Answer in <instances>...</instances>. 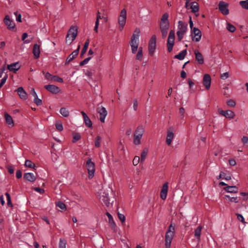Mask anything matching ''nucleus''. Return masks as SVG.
<instances>
[{
	"label": "nucleus",
	"mask_w": 248,
	"mask_h": 248,
	"mask_svg": "<svg viewBox=\"0 0 248 248\" xmlns=\"http://www.w3.org/2000/svg\"><path fill=\"white\" fill-rule=\"evenodd\" d=\"M78 35V30L72 26L69 30L66 38V43L70 45L76 39Z\"/></svg>",
	"instance_id": "1"
},
{
	"label": "nucleus",
	"mask_w": 248,
	"mask_h": 248,
	"mask_svg": "<svg viewBox=\"0 0 248 248\" xmlns=\"http://www.w3.org/2000/svg\"><path fill=\"white\" fill-rule=\"evenodd\" d=\"M109 191L108 190L102 189L99 193V200L102 203L108 206L110 204V200L109 198Z\"/></svg>",
	"instance_id": "2"
},
{
	"label": "nucleus",
	"mask_w": 248,
	"mask_h": 248,
	"mask_svg": "<svg viewBox=\"0 0 248 248\" xmlns=\"http://www.w3.org/2000/svg\"><path fill=\"white\" fill-rule=\"evenodd\" d=\"M187 24L183 22L182 21H179L178 22V27L179 31H177L176 33L179 41H181L183 39L184 35L187 30Z\"/></svg>",
	"instance_id": "3"
},
{
	"label": "nucleus",
	"mask_w": 248,
	"mask_h": 248,
	"mask_svg": "<svg viewBox=\"0 0 248 248\" xmlns=\"http://www.w3.org/2000/svg\"><path fill=\"white\" fill-rule=\"evenodd\" d=\"M126 11L125 9H123L120 12V16L118 17L119 29L122 31L125 25L126 21Z\"/></svg>",
	"instance_id": "4"
},
{
	"label": "nucleus",
	"mask_w": 248,
	"mask_h": 248,
	"mask_svg": "<svg viewBox=\"0 0 248 248\" xmlns=\"http://www.w3.org/2000/svg\"><path fill=\"white\" fill-rule=\"evenodd\" d=\"M86 165L88 171L89 177V178H92L94 175L95 165L94 163L92 161L91 158H89L88 159Z\"/></svg>",
	"instance_id": "5"
},
{
	"label": "nucleus",
	"mask_w": 248,
	"mask_h": 248,
	"mask_svg": "<svg viewBox=\"0 0 248 248\" xmlns=\"http://www.w3.org/2000/svg\"><path fill=\"white\" fill-rule=\"evenodd\" d=\"M191 36L193 41L198 42L201 39L202 32L199 29L194 27L192 30Z\"/></svg>",
	"instance_id": "6"
},
{
	"label": "nucleus",
	"mask_w": 248,
	"mask_h": 248,
	"mask_svg": "<svg viewBox=\"0 0 248 248\" xmlns=\"http://www.w3.org/2000/svg\"><path fill=\"white\" fill-rule=\"evenodd\" d=\"M156 36L155 35H153L151 37L149 42V53L151 56L153 55L156 48Z\"/></svg>",
	"instance_id": "7"
},
{
	"label": "nucleus",
	"mask_w": 248,
	"mask_h": 248,
	"mask_svg": "<svg viewBox=\"0 0 248 248\" xmlns=\"http://www.w3.org/2000/svg\"><path fill=\"white\" fill-rule=\"evenodd\" d=\"M218 9L221 13L224 15H227L229 13L228 5L223 1H220L218 4Z\"/></svg>",
	"instance_id": "8"
},
{
	"label": "nucleus",
	"mask_w": 248,
	"mask_h": 248,
	"mask_svg": "<svg viewBox=\"0 0 248 248\" xmlns=\"http://www.w3.org/2000/svg\"><path fill=\"white\" fill-rule=\"evenodd\" d=\"M97 111L99 114V119L100 121L102 123H104L105 118L108 114L106 108L102 106L99 107L97 108Z\"/></svg>",
	"instance_id": "9"
},
{
	"label": "nucleus",
	"mask_w": 248,
	"mask_h": 248,
	"mask_svg": "<svg viewBox=\"0 0 248 248\" xmlns=\"http://www.w3.org/2000/svg\"><path fill=\"white\" fill-rule=\"evenodd\" d=\"M170 27V23H160V29L161 32V34L163 38L166 37L168 30Z\"/></svg>",
	"instance_id": "10"
},
{
	"label": "nucleus",
	"mask_w": 248,
	"mask_h": 248,
	"mask_svg": "<svg viewBox=\"0 0 248 248\" xmlns=\"http://www.w3.org/2000/svg\"><path fill=\"white\" fill-rule=\"evenodd\" d=\"M4 24L7 26L9 30H14L15 28L14 22L11 20L8 16H6L3 20Z\"/></svg>",
	"instance_id": "11"
},
{
	"label": "nucleus",
	"mask_w": 248,
	"mask_h": 248,
	"mask_svg": "<svg viewBox=\"0 0 248 248\" xmlns=\"http://www.w3.org/2000/svg\"><path fill=\"white\" fill-rule=\"evenodd\" d=\"M218 112L220 114L225 116L227 118H233L234 116V113L230 110H227L226 111L219 109Z\"/></svg>",
	"instance_id": "12"
},
{
	"label": "nucleus",
	"mask_w": 248,
	"mask_h": 248,
	"mask_svg": "<svg viewBox=\"0 0 248 248\" xmlns=\"http://www.w3.org/2000/svg\"><path fill=\"white\" fill-rule=\"evenodd\" d=\"M44 88L47 90L48 91L51 92L52 93H59L61 90L60 88L54 85H47L44 86Z\"/></svg>",
	"instance_id": "13"
},
{
	"label": "nucleus",
	"mask_w": 248,
	"mask_h": 248,
	"mask_svg": "<svg viewBox=\"0 0 248 248\" xmlns=\"http://www.w3.org/2000/svg\"><path fill=\"white\" fill-rule=\"evenodd\" d=\"M80 49V46H78V48L74 50L70 55L67 57L65 64L66 65L72 61L78 54Z\"/></svg>",
	"instance_id": "14"
},
{
	"label": "nucleus",
	"mask_w": 248,
	"mask_h": 248,
	"mask_svg": "<svg viewBox=\"0 0 248 248\" xmlns=\"http://www.w3.org/2000/svg\"><path fill=\"white\" fill-rule=\"evenodd\" d=\"M173 236V234L168 233V232H166L165 235V248H170Z\"/></svg>",
	"instance_id": "15"
},
{
	"label": "nucleus",
	"mask_w": 248,
	"mask_h": 248,
	"mask_svg": "<svg viewBox=\"0 0 248 248\" xmlns=\"http://www.w3.org/2000/svg\"><path fill=\"white\" fill-rule=\"evenodd\" d=\"M211 80V77L209 74L204 75L203 78V84L207 90H208L210 87Z\"/></svg>",
	"instance_id": "16"
},
{
	"label": "nucleus",
	"mask_w": 248,
	"mask_h": 248,
	"mask_svg": "<svg viewBox=\"0 0 248 248\" xmlns=\"http://www.w3.org/2000/svg\"><path fill=\"white\" fill-rule=\"evenodd\" d=\"M173 138L174 134L172 131V128L170 127L168 130L167 136L166 138V143L168 145H170Z\"/></svg>",
	"instance_id": "17"
},
{
	"label": "nucleus",
	"mask_w": 248,
	"mask_h": 248,
	"mask_svg": "<svg viewBox=\"0 0 248 248\" xmlns=\"http://www.w3.org/2000/svg\"><path fill=\"white\" fill-rule=\"evenodd\" d=\"M15 91L17 92V93L20 98L24 100L27 99V93L22 87H18Z\"/></svg>",
	"instance_id": "18"
},
{
	"label": "nucleus",
	"mask_w": 248,
	"mask_h": 248,
	"mask_svg": "<svg viewBox=\"0 0 248 248\" xmlns=\"http://www.w3.org/2000/svg\"><path fill=\"white\" fill-rule=\"evenodd\" d=\"M106 215L108 218V223L110 228L112 230H113L114 232H116V225L114 221L112 216L108 212L106 213Z\"/></svg>",
	"instance_id": "19"
},
{
	"label": "nucleus",
	"mask_w": 248,
	"mask_h": 248,
	"mask_svg": "<svg viewBox=\"0 0 248 248\" xmlns=\"http://www.w3.org/2000/svg\"><path fill=\"white\" fill-rule=\"evenodd\" d=\"M194 54L195 55V59L198 63L202 64L204 62V59L202 55L198 50H195Z\"/></svg>",
	"instance_id": "20"
},
{
	"label": "nucleus",
	"mask_w": 248,
	"mask_h": 248,
	"mask_svg": "<svg viewBox=\"0 0 248 248\" xmlns=\"http://www.w3.org/2000/svg\"><path fill=\"white\" fill-rule=\"evenodd\" d=\"M139 43V40L131 39L130 44L132 53H135L137 52L138 48Z\"/></svg>",
	"instance_id": "21"
},
{
	"label": "nucleus",
	"mask_w": 248,
	"mask_h": 248,
	"mask_svg": "<svg viewBox=\"0 0 248 248\" xmlns=\"http://www.w3.org/2000/svg\"><path fill=\"white\" fill-rule=\"evenodd\" d=\"M23 178L31 182H33L36 180V176L33 173L31 172L25 173Z\"/></svg>",
	"instance_id": "22"
},
{
	"label": "nucleus",
	"mask_w": 248,
	"mask_h": 248,
	"mask_svg": "<svg viewBox=\"0 0 248 248\" xmlns=\"http://www.w3.org/2000/svg\"><path fill=\"white\" fill-rule=\"evenodd\" d=\"M20 67L19 62L13 63L8 65V69L10 71L14 72H16Z\"/></svg>",
	"instance_id": "23"
},
{
	"label": "nucleus",
	"mask_w": 248,
	"mask_h": 248,
	"mask_svg": "<svg viewBox=\"0 0 248 248\" xmlns=\"http://www.w3.org/2000/svg\"><path fill=\"white\" fill-rule=\"evenodd\" d=\"M32 52L34 58L37 59L40 56V46L37 44H34L33 47Z\"/></svg>",
	"instance_id": "24"
},
{
	"label": "nucleus",
	"mask_w": 248,
	"mask_h": 248,
	"mask_svg": "<svg viewBox=\"0 0 248 248\" xmlns=\"http://www.w3.org/2000/svg\"><path fill=\"white\" fill-rule=\"evenodd\" d=\"M175 39V33L173 30H171L169 33V37L167 41V45H174V41Z\"/></svg>",
	"instance_id": "25"
},
{
	"label": "nucleus",
	"mask_w": 248,
	"mask_h": 248,
	"mask_svg": "<svg viewBox=\"0 0 248 248\" xmlns=\"http://www.w3.org/2000/svg\"><path fill=\"white\" fill-rule=\"evenodd\" d=\"M224 189L231 193H235L238 191V188L236 186H227L224 188Z\"/></svg>",
	"instance_id": "26"
},
{
	"label": "nucleus",
	"mask_w": 248,
	"mask_h": 248,
	"mask_svg": "<svg viewBox=\"0 0 248 248\" xmlns=\"http://www.w3.org/2000/svg\"><path fill=\"white\" fill-rule=\"evenodd\" d=\"M187 54L186 49H184L181 51L178 54L176 55L174 57L175 58L177 59L180 60H182L184 59L186 55Z\"/></svg>",
	"instance_id": "27"
},
{
	"label": "nucleus",
	"mask_w": 248,
	"mask_h": 248,
	"mask_svg": "<svg viewBox=\"0 0 248 248\" xmlns=\"http://www.w3.org/2000/svg\"><path fill=\"white\" fill-rule=\"evenodd\" d=\"M190 8L192 9V12L193 13H196L198 12L199 10L198 3L195 1L191 2L190 3Z\"/></svg>",
	"instance_id": "28"
},
{
	"label": "nucleus",
	"mask_w": 248,
	"mask_h": 248,
	"mask_svg": "<svg viewBox=\"0 0 248 248\" xmlns=\"http://www.w3.org/2000/svg\"><path fill=\"white\" fill-rule=\"evenodd\" d=\"M144 132V128L143 127L142 125L139 126L134 133V135H137L138 136H139L140 137H142L143 134Z\"/></svg>",
	"instance_id": "29"
},
{
	"label": "nucleus",
	"mask_w": 248,
	"mask_h": 248,
	"mask_svg": "<svg viewBox=\"0 0 248 248\" xmlns=\"http://www.w3.org/2000/svg\"><path fill=\"white\" fill-rule=\"evenodd\" d=\"M225 197L227 200L230 202H233L235 203L238 202V199L237 197H232L229 195H226Z\"/></svg>",
	"instance_id": "30"
},
{
	"label": "nucleus",
	"mask_w": 248,
	"mask_h": 248,
	"mask_svg": "<svg viewBox=\"0 0 248 248\" xmlns=\"http://www.w3.org/2000/svg\"><path fill=\"white\" fill-rule=\"evenodd\" d=\"M147 153L148 149L147 148H144L141 154V157L140 158L141 163H142L144 161L145 158L147 156Z\"/></svg>",
	"instance_id": "31"
},
{
	"label": "nucleus",
	"mask_w": 248,
	"mask_h": 248,
	"mask_svg": "<svg viewBox=\"0 0 248 248\" xmlns=\"http://www.w3.org/2000/svg\"><path fill=\"white\" fill-rule=\"evenodd\" d=\"M5 118L6 123L9 125H13V120L12 117L10 115H9L8 114H7L6 113H5Z\"/></svg>",
	"instance_id": "32"
},
{
	"label": "nucleus",
	"mask_w": 248,
	"mask_h": 248,
	"mask_svg": "<svg viewBox=\"0 0 248 248\" xmlns=\"http://www.w3.org/2000/svg\"><path fill=\"white\" fill-rule=\"evenodd\" d=\"M60 113L64 117H67L69 115V111L65 108H62L60 110Z\"/></svg>",
	"instance_id": "33"
},
{
	"label": "nucleus",
	"mask_w": 248,
	"mask_h": 248,
	"mask_svg": "<svg viewBox=\"0 0 248 248\" xmlns=\"http://www.w3.org/2000/svg\"><path fill=\"white\" fill-rule=\"evenodd\" d=\"M89 44V40L88 39L85 43L84 46L81 50V56H83V55L86 53V52L87 50V48L88 47Z\"/></svg>",
	"instance_id": "34"
},
{
	"label": "nucleus",
	"mask_w": 248,
	"mask_h": 248,
	"mask_svg": "<svg viewBox=\"0 0 248 248\" xmlns=\"http://www.w3.org/2000/svg\"><path fill=\"white\" fill-rule=\"evenodd\" d=\"M25 166L30 168L35 169V165L30 160H26L25 162Z\"/></svg>",
	"instance_id": "35"
},
{
	"label": "nucleus",
	"mask_w": 248,
	"mask_h": 248,
	"mask_svg": "<svg viewBox=\"0 0 248 248\" xmlns=\"http://www.w3.org/2000/svg\"><path fill=\"white\" fill-rule=\"evenodd\" d=\"M169 15L167 13H165L163 15L160 23H169L168 21Z\"/></svg>",
	"instance_id": "36"
},
{
	"label": "nucleus",
	"mask_w": 248,
	"mask_h": 248,
	"mask_svg": "<svg viewBox=\"0 0 248 248\" xmlns=\"http://www.w3.org/2000/svg\"><path fill=\"white\" fill-rule=\"evenodd\" d=\"M202 229V227L201 226H199L195 230L194 235H195V236L196 237H197V238H200V237Z\"/></svg>",
	"instance_id": "37"
},
{
	"label": "nucleus",
	"mask_w": 248,
	"mask_h": 248,
	"mask_svg": "<svg viewBox=\"0 0 248 248\" xmlns=\"http://www.w3.org/2000/svg\"><path fill=\"white\" fill-rule=\"evenodd\" d=\"M175 232V225L171 223L170 225L167 232L168 233H171L174 234Z\"/></svg>",
	"instance_id": "38"
},
{
	"label": "nucleus",
	"mask_w": 248,
	"mask_h": 248,
	"mask_svg": "<svg viewBox=\"0 0 248 248\" xmlns=\"http://www.w3.org/2000/svg\"><path fill=\"white\" fill-rule=\"evenodd\" d=\"M81 138V136L79 133H75L73 134V142L75 143L78 140H79Z\"/></svg>",
	"instance_id": "39"
},
{
	"label": "nucleus",
	"mask_w": 248,
	"mask_h": 248,
	"mask_svg": "<svg viewBox=\"0 0 248 248\" xmlns=\"http://www.w3.org/2000/svg\"><path fill=\"white\" fill-rule=\"evenodd\" d=\"M239 4L242 8L248 10V0L240 1Z\"/></svg>",
	"instance_id": "40"
},
{
	"label": "nucleus",
	"mask_w": 248,
	"mask_h": 248,
	"mask_svg": "<svg viewBox=\"0 0 248 248\" xmlns=\"http://www.w3.org/2000/svg\"><path fill=\"white\" fill-rule=\"evenodd\" d=\"M227 29L231 32H233L235 31L236 28L235 27L232 25L231 24L228 23L227 24Z\"/></svg>",
	"instance_id": "41"
},
{
	"label": "nucleus",
	"mask_w": 248,
	"mask_h": 248,
	"mask_svg": "<svg viewBox=\"0 0 248 248\" xmlns=\"http://www.w3.org/2000/svg\"><path fill=\"white\" fill-rule=\"evenodd\" d=\"M141 137L137 135H134V143L136 145H139L140 143V139Z\"/></svg>",
	"instance_id": "42"
},
{
	"label": "nucleus",
	"mask_w": 248,
	"mask_h": 248,
	"mask_svg": "<svg viewBox=\"0 0 248 248\" xmlns=\"http://www.w3.org/2000/svg\"><path fill=\"white\" fill-rule=\"evenodd\" d=\"M142 57V47H140L138 50V53L136 56V59L138 60H141Z\"/></svg>",
	"instance_id": "43"
},
{
	"label": "nucleus",
	"mask_w": 248,
	"mask_h": 248,
	"mask_svg": "<svg viewBox=\"0 0 248 248\" xmlns=\"http://www.w3.org/2000/svg\"><path fill=\"white\" fill-rule=\"evenodd\" d=\"M101 141V137L98 136L95 139L94 144L96 147H99L100 146V142Z\"/></svg>",
	"instance_id": "44"
},
{
	"label": "nucleus",
	"mask_w": 248,
	"mask_h": 248,
	"mask_svg": "<svg viewBox=\"0 0 248 248\" xmlns=\"http://www.w3.org/2000/svg\"><path fill=\"white\" fill-rule=\"evenodd\" d=\"M66 241L62 238H61L59 242V248H66Z\"/></svg>",
	"instance_id": "45"
},
{
	"label": "nucleus",
	"mask_w": 248,
	"mask_h": 248,
	"mask_svg": "<svg viewBox=\"0 0 248 248\" xmlns=\"http://www.w3.org/2000/svg\"><path fill=\"white\" fill-rule=\"evenodd\" d=\"M56 206L62 210L66 209L65 204L62 202H58L56 203Z\"/></svg>",
	"instance_id": "46"
},
{
	"label": "nucleus",
	"mask_w": 248,
	"mask_h": 248,
	"mask_svg": "<svg viewBox=\"0 0 248 248\" xmlns=\"http://www.w3.org/2000/svg\"><path fill=\"white\" fill-rule=\"evenodd\" d=\"M168 183L167 182L164 184L163 185L162 189H161V193H167L168 192Z\"/></svg>",
	"instance_id": "47"
},
{
	"label": "nucleus",
	"mask_w": 248,
	"mask_h": 248,
	"mask_svg": "<svg viewBox=\"0 0 248 248\" xmlns=\"http://www.w3.org/2000/svg\"><path fill=\"white\" fill-rule=\"evenodd\" d=\"M85 124L89 127H92V123L89 117L84 119Z\"/></svg>",
	"instance_id": "48"
},
{
	"label": "nucleus",
	"mask_w": 248,
	"mask_h": 248,
	"mask_svg": "<svg viewBox=\"0 0 248 248\" xmlns=\"http://www.w3.org/2000/svg\"><path fill=\"white\" fill-rule=\"evenodd\" d=\"M52 80L54 81H57L60 83L63 82V79L61 78H60L59 77L57 76H53Z\"/></svg>",
	"instance_id": "49"
},
{
	"label": "nucleus",
	"mask_w": 248,
	"mask_h": 248,
	"mask_svg": "<svg viewBox=\"0 0 248 248\" xmlns=\"http://www.w3.org/2000/svg\"><path fill=\"white\" fill-rule=\"evenodd\" d=\"M140 161V157L139 156H135L133 160V164L134 166H136L139 163Z\"/></svg>",
	"instance_id": "50"
},
{
	"label": "nucleus",
	"mask_w": 248,
	"mask_h": 248,
	"mask_svg": "<svg viewBox=\"0 0 248 248\" xmlns=\"http://www.w3.org/2000/svg\"><path fill=\"white\" fill-rule=\"evenodd\" d=\"M33 102L37 106H40L42 104V101L38 98V96L34 98Z\"/></svg>",
	"instance_id": "51"
},
{
	"label": "nucleus",
	"mask_w": 248,
	"mask_h": 248,
	"mask_svg": "<svg viewBox=\"0 0 248 248\" xmlns=\"http://www.w3.org/2000/svg\"><path fill=\"white\" fill-rule=\"evenodd\" d=\"M15 15L16 16V20L17 22H21L22 19H21V15L20 14H18L17 12H16L14 13Z\"/></svg>",
	"instance_id": "52"
},
{
	"label": "nucleus",
	"mask_w": 248,
	"mask_h": 248,
	"mask_svg": "<svg viewBox=\"0 0 248 248\" xmlns=\"http://www.w3.org/2000/svg\"><path fill=\"white\" fill-rule=\"evenodd\" d=\"M56 128L58 130L60 131H62L63 130V126L62 124L61 123L57 122L56 124Z\"/></svg>",
	"instance_id": "53"
},
{
	"label": "nucleus",
	"mask_w": 248,
	"mask_h": 248,
	"mask_svg": "<svg viewBox=\"0 0 248 248\" xmlns=\"http://www.w3.org/2000/svg\"><path fill=\"white\" fill-rule=\"evenodd\" d=\"M237 218L238 220L242 222L243 223H246V222L245 221V219L243 217V216L239 214H236Z\"/></svg>",
	"instance_id": "54"
},
{
	"label": "nucleus",
	"mask_w": 248,
	"mask_h": 248,
	"mask_svg": "<svg viewBox=\"0 0 248 248\" xmlns=\"http://www.w3.org/2000/svg\"><path fill=\"white\" fill-rule=\"evenodd\" d=\"M91 57H88L85 59L83 61L79 63L80 66H83L85 64H87L88 62L91 60Z\"/></svg>",
	"instance_id": "55"
},
{
	"label": "nucleus",
	"mask_w": 248,
	"mask_h": 248,
	"mask_svg": "<svg viewBox=\"0 0 248 248\" xmlns=\"http://www.w3.org/2000/svg\"><path fill=\"white\" fill-rule=\"evenodd\" d=\"M118 217L119 219L121 221L122 223L125 221V216L124 215L121 214L120 213H118Z\"/></svg>",
	"instance_id": "56"
},
{
	"label": "nucleus",
	"mask_w": 248,
	"mask_h": 248,
	"mask_svg": "<svg viewBox=\"0 0 248 248\" xmlns=\"http://www.w3.org/2000/svg\"><path fill=\"white\" fill-rule=\"evenodd\" d=\"M28 37V34L27 33H24L22 36V40L24 41L25 43H29L30 42V40H26L25 39Z\"/></svg>",
	"instance_id": "57"
},
{
	"label": "nucleus",
	"mask_w": 248,
	"mask_h": 248,
	"mask_svg": "<svg viewBox=\"0 0 248 248\" xmlns=\"http://www.w3.org/2000/svg\"><path fill=\"white\" fill-rule=\"evenodd\" d=\"M229 74L228 72H225L224 73H223L221 74L220 75V78L221 79L223 80H225L229 78Z\"/></svg>",
	"instance_id": "58"
},
{
	"label": "nucleus",
	"mask_w": 248,
	"mask_h": 248,
	"mask_svg": "<svg viewBox=\"0 0 248 248\" xmlns=\"http://www.w3.org/2000/svg\"><path fill=\"white\" fill-rule=\"evenodd\" d=\"M5 195H6V198H7L8 205H12V202H11V197H10V194L6 192L5 193Z\"/></svg>",
	"instance_id": "59"
},
{
	"label": "nucleus",
	"mask_w": 248,
	"mask_h": 248,
	"mask_svg": "<svg viewBox=\"0 0 248 248\" xmlns=\"http://www.w3.org/2000/svg\"><path fill=\"white\" fill-rule=\"evenodd\" d=\"M227 105L231 107H233L235 105V102L233 100H230L227 101Z\"/></svg>",
	"instance_id": "60"
},
{
	"label": "nucleus",
	"mask_w": 248,
	"mask_h": 248,
	"mask_svg": "<svg viewBox=\"0 0 248 248\" xmlns=\"http://www.w3.org/2000/svg\"><path fill=\"white\" fill-rule=\"evenodd\" d=\"M138 106V100L136 99H134L133 100V109L134 110H137Z\"/></svg>",
	"instance_id": "61"
},
{
	"label": "nucleus",
	"mask_w": 248,
	"mask_h": 248,
	"mask_svg": "<svg viewBox=\"0 0 248 248\" xmlns=\"http://www.w3.org/2000/svg\"><path fill=\"white\" fill-rule=\"evenodd\" d=\"M185 112V109L183 107H181L179 108V114L181 115V119H183L184 117V113Z\"/></svg>",
	"instance_id": "62"
},
{
	"label": "nucleus",
	"mask_w": 248,
	"mask_h": 248,
	"mask_svg": "<svg viewBox=\"0 0 248 248\" xmlns=\"http://www.w3.org/2000/svg\"><path fill=\"white\" fill-rule=\"evenodd\" d=\"M30 94L34 97V98L38 96L35 90L33 88L31 89L30 91Z\"/></svg>",
	"instance_id": "63"
},
{
	"label": "nucleus",
	"mask_w": 248,
	"mask_h": 248,
	"mask_svg": "<svg viewBox=\"0 0 248 248\" xmlns=\"http://www.w3.org/2000/svg\"><path fill=\"white\" fill-rule=\"evenodd\" d=\"M97 19H104L105 22L108 21L107 17H106L104 15H97Z\"/></svg>",
	"instance_id": "64"
}]
</instances>
